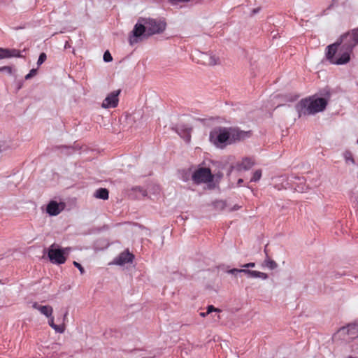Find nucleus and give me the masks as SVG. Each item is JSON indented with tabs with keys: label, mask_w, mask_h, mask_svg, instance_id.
<instances>
[{
	"label": "nucleus",
	"mask_w": 358,
	"mask_h": 358,
	"mask_svg": "<svg viewBox=\"0 0 358 358\" xmlns=\"http://www.w3.org/2000/svg\"><path fill=\"white\" fill-rule=\"evenodd\" d=\"M248 136V132L235 127H215L209 134V140L215 147L224 148Z\"/></svg>",
	"instance_id": "nucleus-1"
},
{
	"label": "nucleus",
	"mask_w": 358,
	"mask_h": 358,
	"mask_svg": "<svg viewBox=\"0 0 358 358\" xmlns=\"http://www.w3.org/2000/svg\"><path fill=\"white\" fill-rule=\"evenodd\" d=\"M346 41L348 47L346 50L342 53L341 57H336L334 56L336 50L338 43H333L327 48L326 57L329 62L332 64L342 65L347 64L350 59V52L352 49L358 43V28L353 29L351 33H348L341 36V43Z\"/></svg>",
	"instance_id": "nucleus-2"
},
{
	"label": "nucleus",
	"mask_w": 358,
	"mask_h": 358,
	"mask_svg": "<svg viewBox=\"0 0 358 358\" xmlns=\"http://www.w3.org/2000/svg\"><path fill=\"white\" fill-rule=\"evenodd\" d=\"M327 105L324 98L310 96L300 101L296 106L299 116L314 115L323 111Z\"/></svg>",
	"instance_id": "nucleus-3"
},
{
	"label": "nucleus",
	"mask_w": 358,
	"mask_h": 358,
	"mask_svg": "<svg viewBox=\"0 0 358 358\" xmlns=\"http://www.w3.org/2000/svg\"><path fill=\"white\" fill-rule=\"evenodd\" d=\"M358 337V320L340 328L334 335L335 341L350 342Z\"/></svg>",
	"instance_id": "nucleus-4"
},
{
	"label": "nucleus",
	"mask_w": 358,
	"mask_h": 358,
	"mask_svg": "<svg viewBox=\"0 0 358 358\" xmlns=\"http://www.w3.org/2000/svg\"><path fill=\"white\" fill-rule=\"evenodd\" d=\"M148 37H150V36L147 33V29L144 22L143 21V18H140L134 25V27L129 35V43L130 45H134Z\"/></svg>",
	"instance_id": "nucleus-5"
},
{
	"label": "nucleus",
	"mask_w": 358,
	"mask_h": 358,
	"mask_svg": "<svg viewBox=\"0 0 358 358\" xmlns=\"http://www.w3.org/2000/svg\"><path fill=\"white\" fill-rule=\"evenodd\" d=\"M145 24L147 33L149 36L162 33L166 27V23L164 20H158L153 18H143Z\"/></svg>",
	"instance_id": "nucleus-6"
},
{
	"label": "nucleus",
	"mask_w": 358,
	"mask_h": 358,
	"mask_svg": "<svg viewBox=\"0 0 358 358\" xmlns=\"http://www.w3.org/2000/svg\"><path fill=\"white\" fill-rule=\"evenodd\" d=\"M69 248H57L55 244H52L48 249V256L52 264H62L66 262L65 255H67Z\"/></svg>",
	"instance_id": "nucleus-7"
},
{
	"label": "nucleus",
	"mask_w": 358,
	"mask_h": 358,
	"mask_svg": "<svg viewBox=\"0 0 358 358\" xmlns=\"http://www.w3.org/2000/svg\"><path fill=\"white\" fill-rule=\"evenodd\" d=\"M214 176L210 169L206 167L198 168L192 174V180L195 183H208L212 182Z\"/></svg>",
	"instance_id": "nucleus-8"
},
{
	"label": "nucleus",
	"mask_w": 358,
	"mask_h": 358,
	"mask_svg": "<svg viewBox=\"0 0 358 358\" xmlns=\"http://www.w3.org/2000/svg\"><path fill=\"white\" fill-rule=\"evenodd\" d=\"M198 62L206 66H215L220 64V59L212 52L198 53Z\"/></svg>",
	"instance_id": "nucleus-9"
},
{
	"label": "nucleus",
	"mask_w": 358,
	"mask_h": 358,
	"mask_svg": "<svg viewBox=\"0 0 358 358\" xmlns=\"http://www.w3.org/2000/svg\"><path fill=\"white\" fill-rule=\"evenodd\" d=\"M120 90H115L108 94V96L103 101L101 106L103 108H115L119 102L118 96Z\"/></svg>",
	"instance_id": "nucleus-10"
},
{
	"label": "nucleus",
	"mask_w": 358,
	"mask_h": 358,
	"mask_svg": "<svg viewBox=\"0 0 358 358\" xmlns=\"http://www.w3.org/2000/svg\"><path fill=\"white\" fill-rule=\"evenodd\" d=\"M64 207L65 204L62 202L50 201L46 206V213L50 216H56L64 209Z\"/></svg>",
	"instance_id": "nucleus-11"
},
{
	"label": "nucleus",
	"mask_w": 358,
	"mask_h": 358,
	"mask_svg": "<svg viewBox=\"0 0 358 358\" xmlns=\"http://www.w3.org/2000/svg\"><path fill=\"white\" fill-rule=\"evenodd\" d=\"M134 257V255L130 252H124L115 259L114 264L122 266L127 263L132 262Z\"/></svg>",
	"instance_id": "nucleus-12"
},
{
	"label": "nucleus",
	"mask_w": 358,
	"mask_h": 358,
	"mask_svg": "<svg viewBox=\"0 0 358 358\" xmlns=\"http://www.w3.org/2000/svg\"><path fill=\"white\" fill-rule=\"evenodd\" d=\"M32 308L38 310L41 314L43 315L46 317H50L53 313V308L51 306L49 305L41 306L39 305L37 302H34L32 303Z\"/></svg>",
	"instance_id": "nucleus-13"
},
{
	"label": "nucleus",
	"mask_w": 358,
	"mask_h": 358,
	"mask_svg": "<svg viewBox=\"0 0 358 358\" xmlns=\"http://www.w3.org/2000/svg\"><path fill=\"white\" fill-rule=\"evenodd\" d=\"M254 161L250 158H244L241 162L237 163L236 169L238 171H246L250 169L254 165Z\"/></svg>",
	"instance_id": "nucleus-14"
},
{
	"label": "nucleus",
	"mask_w": 358,
	"mask_h": 358,
	"mask_svg": "<svg viewBox=\"0 0 358 358\" xmlns=\"http://www.w3.org/2000/svg\"><path fill=\"white\" fill-rule=\"evenodd\" d=\"M20 56V52L17 50H9L0 48V59Z\"/></svg>",
	"instance_id": "nucleus-15"
},
{
	"label": "nucleus",
	"mask_w": 358,
	"mask_h": 358,
	"mask_svg": "<svg viewBox=\"0 0 358 358\" xmlns=\"http://www.w3.org/2000/svg\"><path fill=\"white\" fill-rule=\"evenodd\" d=\"M177 133L185 139L186 142H189L191 138V129L190 128H182L178 127L176 129Z\"/></svg>",
	"instance_id": "nucleus-16"
},
{
	"label": "nucleus",
	"mask_w": 358,
	"mask_h": 358,
	"mask_svg": "<svg viewBox=\"0 0 358 358\" xmlns=\"http://www.w3.org/2000/svg\"><path fill=\"white\" fill-rule=\"evenodd\" d=\"M15 148L10 139L0 141V152L6 151Z\"/></svg>",
	"instance_id": "nucleus-17"
},
{
	"label": "nucleus",
	"mask_w": 358,
	"mask_h": 358,
	"mask_svg": "<svg viewBox=\"0 0 358 358\" xmlns=\"http://www.w3.org/2000/svg\"><path fill=\"white\" fill-rule=\"evenodd\" d=\"M335 43H338L337 45V50L334 55L336 57H341L342 55V53L346 50V48L348 47V43L346 41H344L343 43H341V39L338 42H336Z\"/></svg>",
	"instance_id": "nucleus-18"
},
{
	"label": "nucleus",
	"mask_w": 358,
	"mask_h": 358,
	"mask_svg": "<svg viewBox=\"0 0 358 358\" xmlns=\"http://www.w3.org/2000/svg\"><path fill=\"white\" fill-rule=\"evenodd\" d=\"M94 196L97 199L106 200L108 198V191L106 188H99L95 192Z\"/></svg>",
	"instance_id": "nucleus-19"
},
{
	"label": "nucleus",
	"mask_w": 358,
	"mask_h": 358,
	"mask_svg": "<svg viewBox=\"0 0 358 358\" xmlns=\"http://www.w3.org/2000/svg\"><path fill=\"white\" fill-rule=\"evenodd\" d=\"M268 277L266 273L258 271H250V275L248 276L250 278H260L262 280H266Z\"/></svg>",
	"instance_id": "nucleus-20"
},
{
	"label": "nucleus",
	"mask_w": 358,
	"mask_h": 358,
	"mask_svg": "<svg viewBox=\"0 0 358 358\" xmlns=\"http://www.w3.org/2000/svg\"><path fill=\"white\" fill-rule=\"evenodd\" d=\"M263 266L268 268V269L270 270H274L277 268L278 266V264L277 263L271 259L270 258L267 257L264 261V263H263Z\"/></svg>",
	"instance_id": "nucleus-21"
},
{
	"label": "nucleus",
	"mask_w": 358,
	"mask_h": 358,
	"mask_svg": "<svg viewBox=\"0 0 358 358\" xmlns=\"http://www.w3.org/2000/svg\"><path fill=\"white\" fill-rule=\"evenodd\" d=\"M343 157L345 159V161L347 164H355V160L352 157V155L351 152L347 150L343 153Z\"/></svg>",
	"instance_id": "nucleus-22"
},
{
	"label": "nucleus",
	"mask_w": 358,
	"mask_h": 358,
	"mask_svg": "<svg viewBox=\"0 0 358 358\" xmlns=\"http://www.w3.org/2000/svg\"><path fill=\"white\" fill-rule=\"evenodd\" d=\"M261 177H262V171H261V170H257L254 173V174H253V176H252V177L251 178V181L252 182H257V181L260 180Z\"/></svg>",
	"instance_id": "nucleus-23"
},
{
	"label": "nucleus",
	"mask_w": 358,
	"mask_h": 358,
	"mask_svg": "<svg viewBox=\"0 0 358 358\" xmlns=\"http://www.w3.org/2000/svg\"><path fill=\"white\" fill-rule=\"evenodd\" d=\"M56 332L57 333H64V331H65V327L64 325H57V324H55L52 327Z\"/></svg>",
	"instance_id": "nucleus-24"
},
{
	"label": "nucleus",
	"mask_w": 358,
	"mask_h": 358,
	"mask_svg": "<svg viewBox=\"0 0 358 358\" xmlns=\"http://www.w3.org/2000/svg\"><path fill=\"white\" fill-rule=\"evenodd\" d=\"M47 56L46 54L44 52L41 53L39 55V57L37 61L38 66L41 65L45 60H46Z\"/></svg>",
	"instance_id": "nucleus-25"
},
{
	"label": "nucleus",
	"mask_w": 358,
	"mask_h": 358,
	"mask_svg": "<svg viewBox=\"0 0 358 358\" xmlns=\"http://www.w3.org/2000/svg\"><path fill=\"white\" fill-rule=\"evenodd\" d=\"M103 59V61L106 62H110L113 60V57H112L110 53L109 52V51L107 50L104 52Z\"/></svg>",
	"instance_id": "nucleus-26"
},
{
	"label": "nucleus",
	"mask_w": 358,
	"mask_h": 358,
	"mask_svg": "<svg viewBox=\"0 0 358 358\" xmlns=\"http://www.w3.org/2000/svg\"><path fill=\"white\" fill-rule=\"evenodd\" d=\"M37 73V70L35 69H31L28 74L25 76V79L29 80L35 76Z\"/></svg>",
	"instance_id": "nucleus-27"
},
{
	"label": "nucleus",
	"mask_w": 358,
	"mask_h": 358,
	"mask_svg": "<svg viewBox=\"0 0 358 358\" xmlns=\"http://www.w3.org/2000/svg\"><path fill=\"white\" fill-rule=\"evenodd\" d=\"M207 313L210 314L212 312H217V313H220V310L217 308H215L213 305H210L207 307Z\"/></svg>",
	"instance_id": "nucleus-28"
},
{
	"label": "nucleus",
	"mask_w": 358,
	"mask_h": 358,
	"mask_svg": "<svg viewBox=\"0 0 358 358\" xmlns=\"http://www.w3.org/2000/svg\"><path fill=\"white\" fill-rule=\"evenodd\" d=\"M73 264L80 271L81 274H83L85 273V270L80 264L75 261L73 262Z\"/></svg>",
	"instance_id": "nucleus-29"
},
{
	"label": "nucleus",
	"mask_w": 358,
	"mask_h": 358,
	"mask_svg": "<svg viewBox=\"0 0 358 358\" xmlns=\"http://www.w3.org/2000/svg\"><path fill=\"white\" fill-rule=\"evenodd\" d=\"M5 71L9 74L12 73V69L10 66H2L0 67V72Z\"/></svg>",
	"instance_id": "nucleus-30"
},
{
	"label": "nucleus",
	"mask_w": 358,
	"mask_h": 358,
	"mask_svg": "<svg viewBox=\"0 0 358 358\" xmlns=\"http://www.w3.org/2000/svg\"><path fill=\"white\" fill-rule=\"evenodd\" d=\"M228 273L232 275H236L237 273H241V271L238 268H232L229 270Z\"/></svg>",
	"instance_id": "nucleus-31"
},
{
	"label": "nucleus",
	"mask_w": 358,
	"mask_h": 358,
	"mask_svg": "<svg viewBox=\"0 0 358 358\" xmlns=\"http://www.w3.org/2000/svg\"><path fill=\"white\" fill-rule=\"evenodd\" d=\"M255 266V263L254 262H250L248 264H245L242 266V268H254Z\"/></svg>",
	"instance_id": "nucleus-32"
},
{
	"label": "nucleus",
	"mask_w": 358,
	"mask_h": 358,
	"mask_svg": "<svg viewBox=\"0 0 358 358\" xmlns=\"http://www.w3.org/2000/svg\"><path fill=\"white\" fill-rule=\"evenodd\" d=\"M241 273H243L248 277L250 275V273L251 270H249L248 268H242L240 269Z\"/></svg>",
	"instance_id": "nucleus-33"
},
{
	"label": "nucleus",
	"mask_w": 358,
	"mask_h": 358,
	"mask_svg": "<svg viewBox=\"0 0 358 358\" xmlns=\"http://www.w3.org/2000/svg\"><path fill=\"white\" fill-rule=\"evenodd\" d=\"M48 324L52 327L55 324L54 322V317L52 316V315H51V316L50 317H48Z\"/></svg>",
	"instance_id": "nucleus-34"
},
{
	"label": "nucleus",
	"mask_w": 358,
	"mask_h": 358,
	"mask_svg": "<svg viewBox=\"0 0 358 358\" xmlns=\"http://www.w3.org/2000/svg\"><path fill=\"white\" fill-rule=\"evenodd\" d=\"M350 200L356 206H358V196H352L350 198Z\"/></svg>",
	"instance_id": "nucleus-35"
},
{
	"label": "nucleus",
	"mask_w": 358,
	"mask_h": 358,
	"mask_svg": "<svg viewBox=\"0 0 358 358\" xmlns=\"http://www.w3.org/2000/svg\"><path fill=\"white\" fill-rule=\"evenodd\" d=\"M199 315H200L201 317H206L208 315V313H207V312H206V313L201 312V313H200Z\"/></svg>",
	"instance_id": "nucleus-36"
},
{
	"label": "nucleus",
	"mask_w": 358,
	"mask_h": 358,
	"mask_svg": "<svg viewBox=\"0 0 358 358\" xmlns=\"http://www.w3.org/2000/svg\"><path fill=\"white\" fill-rule=\"evenodd\" d=\"M239 208H240V207H239V206H234L232 210H238V209H239Z\"/></svg>",
	"instance_id": "nucleus-37"
},
{
	"label": "nucleus",
	"mask_w": 358,
	"mask_h": 358,
	"mask_svg": "<svg viewBox=\"0 0 358 358\" xmlns=\"http://www.w3.org/2000/svg\"><path fill=\"white\" fill-rule=\"evenodd\" d=\"M258 11H259V9H258V8H257V9H254V10H252V13H253V14H255V13H258Z\"/></svg>",
	"instance_id": "nucleus-38"
},
{
	"label": "nucleus",
	"mask_w": 358,
	"mask_h": 358,
	"mask_svg": "<svg viewBox=\"0 0 358 358\" xmlns=\"http://www.w3.org/2000/svg\"><path fill=\"white\" fill-rule=\"evenodd\" d=\"M241 182H243V180L242 179H239L238 180V184L240 185Z\"/></svg>",
	"instance_id": "nucleus-39"
}]
</instances>
